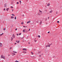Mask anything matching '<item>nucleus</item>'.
Segmentation results:
<instances>
[{
  "mask_svg": "<svg viewBox=\"0 0 62 62\" xmlns=\"http://www.w3.org/2000/svg\"><path fill=\"white\" fill-rule=\"evenodd\" d=\"M19 2H20V4H21V1L19 0Z\"/></svg>",
  "mask_w": 62,
  "mask_h": 62,
  "instance_id": "obj_22",
  "label": "nucleus"
},
{
  "mask_svg": "<svg viewBox=\"0 0 62 62\" xmlns=\"http://www.w3.org/2000/svg\"><path fill=\"white\" fill-rule=\"evenodd\" d=\"M13 27V25H12V26H10L11 27Z\"/></svg>",
  "mask_w": 62,
  "mask_h": 62,
  "instance_id": "obj_31",
  "label": "nucleus"
},
{
  "mask_svg": "<svg viewBox=\"0 0 62 62\" xmlns=\"http://www.w3.org/2000/svg\"><path fill=\"white\" fill-rule=\"evenodd\" d=\"M4 34V33H2V34H0V36H2V35H3Z\"/></svg>",
  "mask_w": 62,
  "mask_h": 62,
  "instance_id": "obj_6",
  "label": "nucleus"
},
{
  "mask_svg": "<svg viewBox=\"0 0 62 62\" xmlns=\"http://www.w3.org/2000/svg\"><path fill=\"white\" fill-rule=\"evenodd\" d=\"M34 51H35L36 50V49H34Z\"/></svg>",
  "mask_w": 62,
  "mask_h": 62,
  "instance_id": "obj_54",
  "label": "nucleus"
},
{
  "mask_svg": "<svg viewBox=\"0 0 62 62\" xmlns=\"http://www.w3.org/2000/svg\"><path fill=\"white\" fill-rule=\"evenodd\" d=\"M14 54V55H16L15 54Z\"/></svg>",
  "mask_w": 62,
  "mask_h": 62,
  "instance_id": "obj_49",
  "label": "nucleus"
},
{
  "mask_svg": "<svg viewBox=\"0 0 62 62\" xmlns=\"http://www.w3.org/2000/svg\"><path fill=\"white\" fill-rule=\"evenodd\" d=\"M49 19V17H48V19Z\"/></svg>",
  "mask_w": 62,
  "mask_h": 62,
  "instance_id": "obj_59",
  "label": "nucleus"
},
{
  "mask_svg": "<svg viewBox=\"0 0 62 62\" xmlns=\"http://www.w3.org/2000/svg\"><path fill=\"white\" fill-rule=\"evenodd\" d=\"M13 8V7L12 6H11V8Z\"/></svg>",
  "mask_w": 62,
  "mask_h": 62,
  "instance_id": "obj_28",
  "label": "nucleus"
},
{
  "mask_svg": "<svg viewBox=\"0 0 62 62\" xmlns=\"http://www.w3.org/2000/svg\"><path fill=\"white\" fill-rule=\"evenodd\" d=\"M7 3L5 4L4 5V7L5 8H6V7H7Z\"/></svg>",
  "mask_w": 62,
  "mask_h": 62,
  "instance_id": "obj_1",
  "label": "nucleus"
},
{
  "mask_svg": "<svg viewBox=\"0 0 62 62\" xmlns=\"http://www.w3.org/2000/svg\"><path fill=\"white\" fill-rule=\"evenodd\" d=\"M38 53H39V54H40V53H41V52L40 51H39Z\"/></svg>",
  "mask_w": 62,
  "mask_h": 62,
  "instance_id": "obj_29",
  "label": "nucleus"
},
{
  "mask_svg": "<svg viewBox=\"0 0 62 62\" xmlns=\"http://www.w3.org/2000/svg\"><path fill=\"white\" fill-rule=\"evenodd\" d=\"M47 5L49 7L50 6V4L48 3L47 4Z\"/></svg>",
  "mask_w": 62,
  "mask_h": 62,
  "instance_id": "obj_15",
  "label": "nucleus"
},
{
  "mask_svg": "<svg viewBox=\"0 0 62 62\" xmlns=\"http://www.w3.org/2000/svg\"><path fill=\"white\" fill-rule=\"evenodd\" d=\"M16 34H17V36H19V35H18V33H17Z\"/></svg>",
  "mask_w": 62,
  "mask_h": 62,
  "instance_id": "obj_46",
  "label": "nucleus"
},
{
  "mask_svg": "<svg viewBox=\"0 0 62 62\" xmlns=\"http://www.w3.org/2000/svg\"><path fill=\"white\" fill-rule=\"evenodd\" d=\"M23 35V37H22V38H21V39H23V38H24V35Z\"/></svg>",
  "mask_w": 62,
  "mask_h": 62,
  "instance_id": "obj_18",
  "label": "nucleus"
},
{
  "mask_svg": "<svg viewBox=\"0 0 62 62\" xmlns=\"http://www.w3.org/2000/svg\"><path fill=\"white\" fill-rule=\"evenodd\" d=\"M57 23H59V21H57Z\"/></svg>",
  "mask_w": 62,
  "mask_h": 62,
  "instance_id": "obj_33",
  "label": "nucleus"
},
{
  "mask_svg": "<svg viewBox=\"0 0 62 62\" xmlns=\"http://www.w3.org/2000/svg\"><path fill=\"white\" fill-rule=\"evenodd\" d=\"M47 44L48 45H49V43H48Z\"/></svg>",
  "mask_w": 62,
  "mask_h": 62,
  "instance_id": "obj_58",
  "label": "nucleus"
},
{
  "mask_svg": "<svg viewBox=\"0 0 62 62\" xmlns=\"http://www.w3.org/2000/svg\"><path fill=\"white\" fill-rule=\"evenodd\" d=\"M28 43L29 44H30V42H29Z\"/></svg>",
  "mask_w": 62,
  "mask_h": 62,
  "instance_id": "obj_52",
  "label": "nucleus"
},
{
  "mask_svg": "<svg viewBox=\"0 0 62 62\" xmlns=\"http://www.w3.org/2000/svg\"><path fill=\"white\" fill-rule=\"evenodd\" d=\"M42 23V21H41L40 22V24H40V25Z\"/></svg>",
  "mask_w": 62,
  "mask_h": 62,
  "instance_id": "obj_16",
  "label": "nucleus"
},
{
  "mask_svg": "<svg viewBox=\"0 0 62 62\" xmlns=\"http://www.w3.org/2000/svg\"><path fill=\"white\" fill-rule=\"evenodd\" d=\"M41 55H40L39 56V57H41Z\"/></svg>",
  "mask_w": 62,
  "mask_h": 62,
  "instance_id": "obj_38",
  "label": "nucleus"
},
{
  "mask_svg": "<svg viewBox=\"0 0 62 62\" xmlns=\"http://www.w3.org/2000/svg\"><path fill=\"white\" fill-rule=\"evenodd\" d=\"M6 10V8H5L4 9V11H5V10Z\"/></svg>",
  "mask_w": 62,
  "mask_h": 62,
  "instance_id": "obj_35",
  "label": "nucleus"
},
{
  "mask_svg": "<svg viewBox=\"0 0 62 62\" xmlns=\"http://www.w3.org/2000/svg\"><path fill=\"white\" fill-rule=\"evenodd\" d=\"M23 32H25V30H23Z\"/></svg>",
  "mask_w": 62,
  "mask_h": 62,
  "instance_id": "obj_25",
  "label": "nucleus"
},
{
  "mask_svg": "<svg viewBox=\"0 0 62 62\" xmlns=\"http://www.w3.org/2000/svg\"><path fill=\"white\" fill-rule=\"evenodd\" d=\"M13 9H12V11H13Z\"/></svg>",
  "mask_w": 62,
  "mask_h": 62,
  "instance_id": "obj_51",
  "label": "nucleus"
},
{
  "mask_svg": "<svg viewBox=\"0 0 62 62\" xmlns=\"http://www.w3.org/2000/svg\"><path fill=\"white\" fill-rule=\"evenodd\" d=\"M12 49V47H10V48H9V49H10H10Z\"/></svg>",
  "mask_w": 62,
  "mask_h": 62,
  "instance_id": "obj_32",
  "label": "nucleus"
},
{
  "mask_svg": "<svg viewBox=\"0 0 62 62\" xmlns=\"http://www.w3.org/2000/svg\"><path fill=\"white\" fill-rule=\"evenodd\" d=\"M30 29H29V31H30Z\"/></svg>",
  "mask_w": 62,
  "mask_h": 62,
  "instance_id": "obj_47",
  "label": "nucleus"
},
{
  "mask_svg": "<svg viewBox=\"0 0 62 62\" xmlns=\"http://www.w3.org/2000/svg\"><path fill=\"white\" fill-rule=\"evenodd\" d=\"M47 18H46V21H47Z\"/></svg>",
  "mask_w": 62,
  "mask_h": 62,
  "instance_id": "obj_36",
  "label": "nucleus"
},
{
  "mask_svg": "<svg viewBox=\"0 0 62 62\" xmlns=\"http://www.w3.org/2000/svg\"><path fill=\"white\" fill-rule=\"evenodd\" d=\"M21 34H22V33H19V35H21Z\"/></svg>",
  "mask_w": 62,
  "mask_h": 62,
  "instance_id": "obj_20",
  "label": "nucleus"
},
{
  "mask_svg": "<svg viewBox=\"0 0 62 62\" xmlns=\"http://www.w3.org/2000/svg\"><path fill=\"white\" fill-rule=\"evenodd\" d=\"M15 62H19L16 60V61H15Z\"/></svg>",
  "mask_w": 62,
  "mask_h": 62,
  "instance_id": "obj_23",
  "label": "nucleus"
},
{
  "mask_svg": "<svg viewBox=\"0 0 62 62\" xmlns=\"http://www.w3.org/2000/svg\"><path fill=\"white\" fill-rule=\"evenodd\" d=\"M2 43H0V47H2Z\"/></svg>",
  "mask_w": 62,
  "mask_h": 62,
  "instance_id": "obj_5",
  "label": "nucleus"
},
{
  "mask_svg": "<svg viewBox=\"0 0 62 62\" xmlns=\"http://www.w3.org/2000/svg\"><path fill=\"white\" fill-rule=\"evenodd\" d=\"M15 20H16V16L15 17Z\"/></svg>",
  "mask_w": 62,
  "mask_h": 62,
  "instance_id": "obj_30",
  "label": "nucleus"
},
{
  "mask_svg": "<svg viewBox=\"0 0 62 62\" xmlns=\"http://www.w3.org/2000/svg\"><path fill=\"white\" fill-rule=\"evenodd\" d=\"M50 45H48V47H50Z\"/></svg>",
  "mask_w": 62,
  "mask_h": 62,
  "instance_id": "obj_55",
  "label": "nucleus"
},
{
  "mask_svg": "<svg viewBox=\"0 0 62 62\" xmlns=\"http://www.w3.org/2000/svg\"><path fill=\"white\" fill-rule=\"evenodd\" d=\"M2 58H3V59H5V57L4 56Z\"/></svg>",
  "mask_w": 62,
  "mask_h": 62,
  "instance_id": "obj_10",
  "label": "nucleus"
},
{
  "mask_svg": "<svg viewBox=\"0 0 62 62\" xmlns=\"http://www.w3.org/2000/svg\"><path fill=\"white\" fill-rule=\"evenodd\" d=\"M15 30H17V28Z\"/></svg>",
  "mask_w": 62,
  "mask_h": 62,
  "instance_id": "obj_44",
  "label": "nucleus"
},
{
  "mask_svg": "<svg viewBox=\"0 0 62 62\" xmlns=\"http://www.w3.org/2000/svg\"><path fill=\"white\" fill-rule=\"evenodd\" d=\"M34 54L33 53H32V54Z\"/></svg>",
  "mask_w": 62,
  "mask_h": 62,
  "instance_id": "obj_53",
  "label": "nucleus"
},
{
  "mask_svg": "<svg viewBox=\"0 0 62 62\" xmlns=\"http://www.w3.org/2000/svg\"><path fill=\"white\" fill-rule=\"evenodd\" d=\"M23 53H24V54H25V51H23Z\"/></svg>",
  "mask_w": 62,
  "mask_h": 62,
  "instance_id": "obj_39",
  "label": "nucleus"
},
{
  "mask_svg": "<svg viewBox=\"0 0 62 62\" xmlns=\"http://www.w3.org/2000/svg\"><path fill=\"white\" fill-rule=\"evenodd\" d=\"M12 39H13V38L12 37H11V41H12Z\"/></svg>",
  "mask_w": 62,
  "mask_h": 62,
  "instance_id": "obj_17",
  "label": "nucleus"
},
{
  "mask_svg": "<svg viewBox=\"0 0 62 62\" xmlns=\"http://www.w3.org/2000/svg\"><path fill=\"white\" fill-rule=\"evenodd\" d=\"M3 30H4V31H5V30H6V29H5V28H4L3 29Z\"/></svg>",
  "mask_w": 62,
  "mask_h": 62,
  "instance_id": "obj_34",
  "label": "nucleus"
},
{
  "mask_svg": "<svg viewBox=\"0 0 62 62\" xmlns=\"http://www.w3.org/2000/svg\"><path fill=\"white\" fill-rule=\"evenodd\" d=\"M50 33V31H48V33Z\"/></svg>",
  "mask_w": 62,
  "mask_h": 62,
  "instance_id": "obj_48",
  "label": "nucleus"
},
{
  "mask_svg": "<svg viewBox=\"0 0 62 62\" xmlns=\"http://www.w3.org/2000/svg\"><path fill=\"white\" fill-rule=\"evenodd\" d=\"M27 32H28V30H26V33H27Z\"/></svg>",
  "mask_w": 62,
  "mask_h": 62,
  "instance_id": "obj_27",
  "label": "nucleus"
},
{
  "mask_svg": "<svg viewBox=\"0 0 62 62\" xmlns=\"http://www.w3.org/2000/svg\"><path fill=\"white\" fill-rule=\"evenodd\" d=\"M14 44L15 45V44H17V43H15Z\"/></svg>",
  "mask_w": 62,
  "mask_h": 62,
  "instance_id": "obj_40",
  "label": "nucleus"
},
{
  "mask_svg": "<svg viewBox=\"0 0 62 62\" xmlns=\"http://www.w3.org/2000/svg\"><path fill=\"white\" fill-rule=\"evenodd\" d=\"M41 14H38V15H40V14H41Z\"/></svg>",
  "mask_w": 62,
  "mask_h": 62,
  "instance_id": "obj_26",
  "label": "nucleus"
},
{
  "mask_svg": "<svg viewBox=\"0 0 62 62\" xmlns=\"http://www.w3.org/2000/svg\"><path fill=\"white\" fill-rule=\"evenodd\" d=\"M48 47V45L47 46H46V47Z\"/></svg>",
  "mask_w": 62,
  "mask_h": 62,
  "instance_id": "obj_41",
  "label": "nucleus"
},
{
  "mask_svg": "<svg viewBox=\"0 0 62 62\" xmlns=\"http://www.w3.org/2000/svg\"><path fill=\"white\" fill-rule=\"evenodd\" d=\"M23 50L24 51H27V49L26 48H23Z\"/></svg>",
  "mask_w": 62,
  "mask_h": 62,
  "instance_id": "obj_3",
  "label": "nucleus"
},
{
  "mask_svg": "<svg viewBox=\"0 0 62 62\" xmlns=\"http://www.w3.org/2000/svg\"><path fill=\"white\" fill-rule=\"evenodd\" d=\"M39 11L40 12H41V13L42 12V11H40V10H39Z\"/></svg>",
  "mask_w": 62,
  "mask_h": 62,
  "instance_id": "obj_21",
  "label": "nucleus"
},
{
  "mask_svg": "<svg viewBox=\"0 0 62 62\" xmlns=\"http://www.w3.org/2000/svg\"><path fill=\"white\" fill-rule=\"evenodd\" d=\"M1 58H3V54H2L1 56Z\"/></svg>",
  "mask_w": 62,
  "mask_h": 62,
  "instance_id": "obj_11",
  "label": "nucleus"
},
{
  "mask_svg": "<svg viewBox=\"0 0 62 62\" xmlns=\"http://www.w3.org/2000/svg\"><path fill=\"white\" fill-rule=\"evenodd\" d=\"M23 26V27H26L24 26Z\"/></svg>",
  "mask_w": 62,
  "mask_h": 62,
  "instance_id": "obj_43",
  "label": "nucleus"
},
{
  "mask_svg": "<svg viewBox=\"0 0 62 62\" xmlns=\"http://www.w3.org/2000/svg\"><path fill=\"white\" fill-rule=\"evenodd\" d=\"M19 2H17L16 4H19Z\"/></svg>",
  "mask_w": 62,
  "mask_h": 62,
  "instance_id": "obj_37",
  "label": "nucleus"
},
{
  "mask_svg": "<svg viewBox=\"0 0 62 62\" xmlns=\"http://www.w3.org/2000/svg\"><path fill=\"white\" fill-rule=\"evenodd\" d=\"M31 57H33V56H31Z\"/></svg>",
  "mask_w": 62,
  "mask_h": 62,
  "instance_id": "obj_62",
  "label": "nucleus"
},
{
  "mask_svg": "<svg viewBox=\"0 0 62 62\" xmlns=\"http://www.w3.org/2000/svg\"><path fill=\"white\" fill-rule=\"evenodd\" d=\"M34 56L32 58H34Z\"/></svg>",
  "mask_w": 62,
  "mask_h": 62,
  "instance_id": "obj_56",
  "label": "nucleus"
},
{
  "mask_svg": "<svg viewBox=\"0 0 62 62\" xmlns=\"http://www.w3.org/2000/svg\"><path fill=\"white\" fill-rule=\"evenodd\" d=\"M11 19H13V18H14V17L13 16H12L11 17Z\"/></svg>",
  "mask_w": 62,
  "mask_h": 62,
  "instance_id": "obj_9",
  "label": "nucleus"
},
{
  "mask_svg": "<svg viewBox=\"0 0 62 62\" xmlns=\"http://www.w3.org/2000/svg\"><path fill=\"white\" fill-rule=\"evenodd\" d=\"M57 13H58V12H57V11L56 13V14H57Z\"/></svg>",
  "mask_w": 62,
  "mask_h": 62,
  "instance_id": "obj_50",
  "label": "nucleus"
},
{
  "mask_svg": "<svg viewBox=\"0 0 62 62\" xmlns=\"http://www.w3.org/2000/svg\"><path fill=\"white\" fill-rule=\"evenodd\" d=\"M13 53H17L16 52H15L14 51H13Z\"/></svg>",
  "mask_w": 62,
  "mask_h": 62,
  "instance_id": "obj_14",
  "label": "nucleus"
},
{
  "mask_svg": "<svg viewBox=\"0 0 62 62\" xmlns=\"http://www.w3.org/2000/svg\"><path fill=\"white\" fill-rule=\"evenodd\" d=\"M25 53H26V52H25Z\"/></svg>",
  "mask_w": 62,
  "mask_h": 62,
  "instance_id": "obj_57",
  "label": "nucleus"
},
{
  "mask_svg": "<svg viewBox=\"0 0 62 62\" xmlns=\"http://www.w3.org/2000/svg\"><path fill=\"white\" fill-rule=\"evenodd\" d=\"M12 37L13 39H14L15 38V35L14 34H13L12 36Z\"/></svg>",
  "mask_w": 62,
  "mask_h": 62,
  "instance_id": "obj_2",
  "label": "nucleus"
},
{
  "mask_svg": "<svg viewBox=\"0 0 62 62\" xmlns=\"http://www.w3.org/2000/svg\"><path fill=\"white\" fill-rule=\"evenodd\" d=\"M8 55V56H10V55L9 54Z\"/></svg>",
  "mask_w": 62,
  "mask_h": 62,
  "instance_id": "obj_61",
  "label": "nucleus"
},
{
  "mask_svg": "<svg viewBox=\"0 0 62 62\" xmlns=\"http://www.w3.org/2000/svg\"><path fill=\"white\" fill-rule=\"evenodd\" d=\"M31 53L32 54V53H33V52H31Z\"/></svg>",
  "mask_w": 62,
  "mask_h": 62,
  "instance_id": "obj_60",
  "label": "nucleus"
},
{
  "mask_svg": "<svg viewBox=\"0 0 62 62\" xmlns=\"http://www.w3.org/2000/svg\"><path fill=\"white\" fill-rule=\"evenodd\" d=\"M35 42H36V41H37V40H35Z\"/></svg>",
  "mask_w": 62,
  "mask_h": 62,
  "instance_id": "obj_45",
  "label": "nucleus"
},
{
  "mask_svg": "<svg viewBox=\"0 0 62 62\" xmlns=\"http://www.w3.org/2000/svg\"><path fill=\"white\" fill-rule=\"evenodd\" d=\"M12 16H15V15H14L13 14H12Z\"/></svg>",
  "mask_w": 62,
  "mask_h": 62,
  "instance_id": "obj_24",
  "label": "nucleus"
},
{
  "mask_svg": "<svg viewBox=\"0 0 62 62\" xmlns=\"http://www.w3.org/2000/svg\"><path fill=\"white\" fill-rule=\"evenodd\" d=\"M9 8H6V10H7V11H8V10L9 9Z\"/></svg>",
  "mask_w": 62,
  "mask_h": 62,
  "instance_id": "obj_8",
  "label": "nucleus"
},
{
  "mask_svg": "<svg viewBox=\"0 0 62 62\" xmlns=\"http://www.w3.org/2000/svg\"><path fill=\"white\" fill-rule=\"evenodd\" d=\"M16 42H17L18 43H19V42L17 40H16Z\"/></svg>",
  "mask_w": 62,
  "mask_h": 62,
  "instance_id": "obj_7",
  "label": "nucleus"
},
{
  "mask_svg": "<svg viewBox=\"0 0 62 62\" xmlns=\"http://www.w3.org/2000/svg\"><path fill=\"white\" fill-rule=\"evenodd\" d=\"M31 22V21H28L27 22V23H30Z\"/></svg>",
  "mask_w": 62,
  "mask_h": 62,
  "instance_id": "obj_4",
  "label": "nucleus"
},
{
  "mask_svg": "<svg viewBox=\"0 0 62 62\" xmlns=\"http://www.w3.org/2000/svg\"><path fill=\"white\" fill-rule=\"evenodd\" d=\"M48 24V23H46V24Z\"/></svg>",
  "mask_w": 62,
  "mask_h": 62,
  "instance_id": "obj_63",
  "label": "nucleus"
},
{
  "mask_svg": "<svg viewBox=\"0 0 62 62\" xmlns=\"http://www.w3.org/2000/svg\"><path fill=\"white\" fill-rule=\"evenodd\" d=\"M21 24H23V22H22L21 23Z\"/></svg>",
  "mask_w": 62,
  "mask_h": 62,
  "instance_id": "obj_13",
  "label": "nucleus"
},
{
  "mask_svg": "<svg viewBox=\"0 0 62 62\" xmlns=\"http://www.w3.org/2000/svg\"><path fill=\"white\" fill-rule=\"evenodd\" d=\"M52 43H51V44H50L49 45L50 46V45H52Z\"/></svg>",
  "mask_w": 62,
  "mask_h": 62,
  "instance_id": "obj_42",
  "label": "nucleus"
},
{
  "mask_svg": "<svg viewBox=\"0 0 62 62\" xmlns=\"http://www.w3.org/2000/svg\"><path fill=\"white\" fill-rule=\"evenodd\" d=\"M26 62H28V61H27Z\"/></svg>",
  "mask_w": 62,
  "mask_h": 62,
  "instance_id": "obj_64",
  "label": "nucleus"
},
{
  "mask_svg": "<svg viewBox=\"0 0 62 62\" xmlns=\"http://www.w3.org/2000/svg\"><path fill=\"white\" fill-rule=\"evenodd\" d=\"M38 38H40V35H38Z\"/></svg>",
  "mask_w": 62,
  "mask_h": 62,
  "instance_id": "obj_19",
  "label": "nucleus"
},
{
  "mask_svg": "<svg viewBox=\"0 0 62 62\" xmlns=\"http://www.w3.org/2000/svg\"><path fill=\"white\" fill-rule=\"evenodd\" d=\"M52 11H50L49 12V13H52Z\"/></svg>",
  "mask_w": 62,
  "mask_h": 62,
  "instance_id": "obj_12",
  "label": "nucleus"
}]
</instances>
